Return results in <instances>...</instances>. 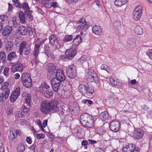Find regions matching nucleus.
I'll list each match as a JSON object with an SVG mask.
<instances>
[{
  "instance_id": "nucleus-37",
  "label": "nucleus",
  "mask_w": 152,
  "mask_h": 152,
  "mask_svg": "<svg viewBox=\"0 0 152 152\" xmlns=\"http://www.w3.org/2000/svg\"><path fill=\"white\" fill-rule=\"evenodd\" d=\"M113 26L114 29L117 31L119 30L121 28V23L118 21H115L113 23Z\"/></svg>"
},
{
  "instance_id": "nucleus-63",
  "label": "nucleus",
  "mask_w": 152,
  "mask_h": 152,
  "mask_svg": "<svg viewBox=\"0 0 152 152\" xmlns=\"http://www.w3.org/2000/svg\"><path fill=\"white\" fill-rule=\"evenodd\" d=\"M37 124L40 127L41 129L43 131H44V129L43 128V126L42 125V124L40 121L39 120H38V121H37Z\"/></svg>"
},
{
  "instance_id": "nucleus-45",
  "label": "nucleus",
  "mask_w": 152,
  "mask_h": 152,
  "mask_svg": "<svg viewBox=\"0 0 152 152\" xmlns=\"http://www.w3.org/2000/svg\"><path fill=\"white\" fill-rule=\"evenodd\" d=\"M73 36L72 35H66L63 40L64 42H66L72 40L73 39Z\"/></svg>"
},
{
  "instance_id": "nucleus-1",
  "label": "nucleus",
  "mask_w": 152,
  "mask_h": 152,
  "mask_svg": "<svg viewBox=\"0 0 152 152\" xmlns=\"http://www.w3.org/2000/svg\"><path fill=\"white\" fill-rule=\"evenodd\" d=\"M57 102L51 101L48 102L45 101L41 104L40 110L43 114H46L50 112L51 110L54 111H57Z\"/></svg>"
},
{
  "instance_id": "nucleus-23",
  "label": "nucleus",
  "mask_w": 152,
  "mask_h": 152,
  "mask_svg": "<svg viewBox=\"0 0 152 152\" xmlns=\"http://www.w3.org/2000/svg\"><path fill=\"white\" fill-rule=\"evenodd\" d=\"M92 30L93 33L96 35H100L102 33V30L100 27L96 25L93 26Z\"/></svg>"
},
{
  "instance_id": "nucleus-35",
  "label": "nucleus",
  "mask_w": 152,
  "mask_h": 152,
  "mask_svg": "<svg viewBox=\"0 0 152 152\" xmlns=\"http://www.w3.org/2000/svg\"><path fill=\"white\" fill-rule=\"evenodd\" d=\"M7 18L6 16L4 15L0 16V24H1L3 26L7 23Z\"/></svg>"
},
{
  "instance_id": "nucleus-29",
  "label": "nucleus",
  "mask_w": 152,
  "mask_h": 152,
  "mask_svg": "<svg viewBox=\"0 0 152 152\" xmlns=\"http://www.w3.org/2000/svg\"><path fill=\"white\" fill-rule=\"evenodd\" d=\"M127 44L128 47L132 48L135 46L136 42L134 39L130 38L127 39Z\"/></svg>"
},
{
  "instance_id": "nucleus-60",
  "label": "nucleus",
  "mask_w": 152,
  "mask_h": 152,
  "mask_svg": "<svg viewBox=\"0 0 152 152\" xmlns=\"http://www.w3.org/2000/svg\"><path fill=\"white\" fill-rule=\"evenodd\" d=\"M35 58H34L32 60V61L31 62L32 63V62H34L36 64H37L39 62V61L38 59V56H34Z\"/></svg>"
},
{
  "instance_id": "nucleus-7",
  "label": "nucleus",
  "mask_w": 152,
  "mask_h": 152,
  "mask_svg": "<svg viewBox=\"0 0 152 152\" xmlns=\"http://www.w3.org/2000/svg\"><path fill=\"white\" fill-rule=\"evenodd\" d=\"M21 82L24 86L30 88L32 85V80L29 75L26 73H23L21 77Z\"/></svg>"
},
{
  "instance_id": "nucleus-32",
  "label": "nucleus",
  "mask_w": 152,
  "mask_h": 152,
  "mask_svg": "<svg viewBox=\"0 0 152 152\" xmlns=\"http://www.w3.org/2000/svg\"><path fill=\"white\" fill-rule=\"evenodd\" d=\"M26 113L24 111L20 109H18L16 111V116L20 118L24 117Z\"/></svg>"
},
{
  "instance_id": "nucleus-10",
  "label": "nucleus",
  "mask_w": 152,
  "mask_h": 152,
  "mask_svg": "<svg viewBox=\"0 0 152 152\" xmlns=\"http://www.w3.org/2000/svg\"><path fill=\"white\" fill-rule=\"evenodd\" d=\"M44 42V40L41 39H38L34 42V48L33 53L34 56H38L39 53L40 47Z\"/></svg>"
},
{
  "instance_id": "nucleus-46",
  "label": "nucleus",
  "mask_w": 152,
  "mask_h": 152,
  "mask_svg": "<svg viewBox=\"0 0 152 152\" xmlns=\"http://www.w3.org/2000/svg\"><path fill=\"white\" fill-rule=\"evenodd\" d=\"M31 99V95L30 94H27L26 96L25 97V101L26 103L28 106H29Z\"/></svg>"
},
{
  "instance_id": "nucleus-2",
  "label": "nucleus",
  "mask_w": 152,
  "mask_h": 152,
  "mask_svg": "<svg viewBox=\"0 0 152 152\" xmlns=\"http://www.w3.org/2000/svg\"><path fill=\"white\" fill-rule=\"evenodd\" d=\"M80 120L82 126L86 127L91 128L94 125V117L87 113L82 114L80 116Z\"/></svg>"
},
{
  "instance_id": "nucleus-48",
  "label": "nucleus",
  "mask_w": 152,
  "mask_h": 152,
  "mask_svg": "<svg viewBox=\"0 0 152 152\" xmlns=\"http://www.w3.org/2000/svg\"><path fill=\"white\" fill-rule=\"evenodd\" d=\"M110 82L113 85L116 86L118 85L117 80L115 77H111L110 79Z\"/></svg>"
},
{
  "instance_id": "nucleus-58",
  "label": "nucleus",
  "mask_w": 152,
  "mask_h": 152,
  "mask_svg": "<svg viewBox=\"0 0 152 152\" xmlns=\"http://www.w3.org/2000/svg\"><path fill=\"white\" fill-rule=\"evenodd\" d=\"M88 144V142L86 140H83L81 143L82 145L84 146V148L85 149H87V145Z\"/></svg>"
},
{
  "instance_id": "nucleus-11",
  "label": "nucleus",
  "mask_w": 152,
  "mask_h": 152,
  "mask_svg": "<svg viewBox=\"0 0 152 152\" xmlns=\"http://www.w3.org/2000/svg\"><path fill=\"white\" fill-rule=\"evenodd\" d=\"M77 23L80 24L77 28V29L80 31H84L86 30L89 27L87 23L83 18H81L77 22Z\"/></svg>"
},
{
  "instance_id": "nucleus-43",
  "label": "nucleus",
  "mask_w": 152,
  "mask_h": 152,
  "mask_svg": "<svg viewBox=\"0 0 152 152\" xmlns=\"http://www.w3.org/2000/svg\"><path fill=\"white\" fill-rule=\"evenodd\" d=\"M87 57L86 56H83L81 57L78 60V62L82 64L84 63H87L86 60Z\"/></svg>"
},
{
  "instance_id": "nucleus-18",
  "label": "nucleus",
  "mask_w": 152,
  "mask_h": 152,
  "mask_svg": "<svg viewBox=\"0 0 152 152\" xmlns=\"http://www.w3.org/2000/svg\"><path fill=\"white\" fill-rule=\"evenodd\" d=\"M20 88H17L11 94L10 97V100L12 103L14 102L20 94Z\"/></svg>"
},
{
  "instance_id": "nucleus-28",
  "label": "nucleus",
  "mask_w": 152,
  "mask_h": 152,
  "mask_svg": "<svg viewBox=\"0 0 152 152\" xmlns=\"http://www.w3.org/2000/svg\"><path fill=\"white\" fill-rule=\"evenodd\" d=\"M99 117L102 121H105L108 119L109 115L108 113L106 111L102 112L99 115Z\"/></svg>"
},
{
  "instance_id": "nucleus-15",
  "label": "nucleus",
  "mask_w": 152,
  "mask_h": 152,
  "mask_svg": "<svg viewBox=\"0 0 152 152\" xmlns=\"http://www.w3.org/2000/svg\"><path fill=\"white\" fill-rule=\"evenodd\" d=\"M77 53L75 48L70 46L69 49H67L65 53L66 58L69 59H72Z\"/></svg>"
},
{
  "instance_id": "nucleus-33",
  "label": "nucleus",
  "mask_w": 152,
  "mask_h": 152,
  "mask_svg": "<svg viewBox=\"0 0 152 152\" xmlns=\"http://www.w3.org/2000/svg\"><path fill=\"white\" fill-rule=\"evenodd\" d=\"M18 15L20 23L23 24L25 23L26 22V18L24 13L22 11H20L19 12Z\"/></svg>"
},
{
  "instance_id": "nucleus-4",
  "label": "nucleus",
  "mask_w": 152,
  "mask_h": 152,
  "mask_svg": "<svg viewBox=\"0 0 152 152\" xmlns=\"http://www.w3.org/2000/svg\"><path fill=\"white\" fill-rule=\"evenodd\" d=\"M72 89L71 86L69 83L66 82V85L65 86L64 88H63L58 95L61 97L66 98L69 97L72 94Z\"/></svg>"
},
{
  "instance_id": "nucleus-5",
  "label": "nucleus",
  "mask_w": 152,
  "mask_h": 152,
  "mask_svg": "<svg viewBox=\"0 0 152 152\" xmlns=\"http://www.w3.org/2000/svg\"><path fill=\"white\" fill-rule=\"evenodd\" d=\"M50 74L51 75V77L49 78L50 79H56L61 82H62L65 80L64 71L61 69H58L56 72H50Z\"/></svg>"
},
{
  "instance_id": "nucleus-9",
  "label": "nucleus",
  "mask_w": 152,
  "mask_h": 152,
  "mask_svg": "<svg viewBox=\"0 0 152 152\" xmlns=\"http://www.w3.org/2000/svg\"><path fill=\"white\" fill-rule=\"evenodd\" d=\"M51 79L52 88L54 91L56 92L58 94L63 89L62 86L60 84L61 82L56 79Z\"/></svg>"
},
{
  "instance_id": "nucleus-47",
  "label": "nucleus",
  "mask_w": 152,
  "mask_h": 152,
  "mask_svg": "<svg viewBox=\"0 0 152 152\" xmlns=\"http://www.w3.org/2000/svg\"><path fill=\"white\" fill-rule=\"evenodd\" d=\"M14 3V5L16 7L18 8H21V4L18 0H12Z\"/></svg>"
},
{
  "instance_id": "nucleus-24",
  "label": "nucleus",
  "mask_w": 152,
  "mask_h": 152,
  "mask_svg": "<svg viewBox=\"0 0 152 152\" xmlns=\"http://www.w3.org/2000/svg\"><path fill=\"white\" fill-rule=\"evenodd\" d=\"M14 45V43L13 42L9 41L6 43L5 45V50L7 52H9L12 50Z\"/></svg>"
},
{
  "instance_id": "nucleus-49",
  "label": "nucleus",
  "mask_w": 152,
  "mask_h": 152,
  "mask_svg": "<svg viewBox=\"0 0 152 152\" xmlns=\"http://www.w3.org/2000/svg\"><path fill=\"white\" fill-rule=\"evenodd\" d=\"M6 55L4 51L0 52V58L3 61H5L6 60Z\"/></svg>"
},
{
  "instance_id": "nucleus-42",
  "label": "nucleus",
  "mask_w": 152,
  "mask_h": 152,
  "mask_svg": "<svg viewBox=\"0 0 152 152\" xmlns=\"http://www.w3.org/2000/svg\"><path fill=\"white\" fill-rule=\"evenodd\" d=\"M25 150V147L24 145L22 143L18 144L17 148L18 152H23Z\"/></svg>"
},
{
  "instance_id": "nucleus-30",
  "label": "nucleus",
  "mask_w": 152,
  "mask_h": 152,
  "mask_svg": "<svg viewBox=\"0 0 152 152\" xmlns=\"http://www.w3.org/2000/svg\"><path fill=\"white\" fill-rule=\"evenodd\" d=\"M134 32L135 34L137 35H141L143 33L142 29L139 25H137L135 27Z\"/></svg>"
},
{
  "instance_id": "nucleus-8",
  "label": "nucleus",
  "mask_w": 152,
  "mask_h": 152,
  "mask_svg": "<svg viewBox=\"0 0 152 152\" xmlns=\"http://www.w3.org/2000/svg\"><path fill=\"white\" fill-rule=\"evenodd\" d=\"M143 10L142 7L140 5L135 7L133 10L132 13V17L136 21L139 20L142 15Z\"/></svg>"
},
{
  "instance_id": "nucleus-54",
  "label": "nucleus",
  "mask_w": 152,
  "mask_h": 152,
  "mask_svg": "<svg viewBox=\"0 0 152 152\" xmlns=\"http://www.w3.org/2000/svg\"><path fill=\"white\" fill-rule=\"evenodd\" d=\"M82 102L83 104L87 103L89 104H93V102L90 99H83L82 101Z\"/></svg>"
},
{
  "instance_id": "nucleus-20",
  "label": "nucleus",
  "mask_w": 152,
  "mask_h": 152,
  "mask_svg": "<svg viewBox=\"0 0 152 152\" xmlns=\"http://www.w3.org/2000/svg\"><path fill=\"white\" fill-rule=\"evenodd\" d=\"M144 131L141 129H138L136 130L134 134V138L136 139H141L144 134Z\"/></svg>"
},
{
  "instance_id": "nucleus-50",
  "label": "nucleus",
  "mask_w": 152,
  "mask_h": 152,
  "mask_svg": "<svg viewBox=\"0 0 152 152\" xmlns=\"http://www.w3.org/2000/svg\"><path fill=\"white\" fill-rule=\"evenodd\" d=\"M9 86V83L7 82H5L2 85L1 89L3 91L6 90L7 89H9L8 88Z\"/></svg>"
},
{
  "instance_id": "nucleus-59",
  "label": "nucleus",
  "mask_w": 152,
  "mask_h": 152,
  "mask_svg": "<svg viewBox=\"0 0 152 152\" xmlns=\"http://www.w3.org/2000/svg\"><path fill=\"white\" fill-rule=\"evenodd\" d=\"M51 7L53 8L58 7H59L58 4L56 2H51Z\"/></svg>"
},
{
  "instance_id": "nucleus-25",
  "label": "nucleus",
  "mask_w": 152,
  "mask_h": 152,
  "mask_svg": "<svg viewBox=\"0 0 152 152\" xmlns=\"http://www.w3.org/2000/svg\"><path fill=\"white\" fill-rule=\"evenodd\" d=\"M48 67L49 68V72L48 73V77L50 76L49 78H50L51 77V75L50 74V73L51 72H56L57 69H56V67L55 65L52 64H50Z\"/></svg>"
},
{
  "instance_id": "nucleus-39",
  "label": "nucleus",
  "mask_w": 152,
  "mask_h": 152,
  "mask_svg": "<svg viewBox=\"0 0 152 152\" xmlns=\"http://www.w3.org/2000/svg\"><path fill=\"white\" fill-rule=\"evenodd\" d=\"M17 56L16 55L15 53L14 52H12L8 54L7 56V59L9 61H12V58H16Z\"/></svg>"
},
{
  "instance_id": "nucleus-52",
  "label": "nucleus",
  "mask_w": 152,
  "mask_h": 152,
  "mask_svg": "<svg viewBox=\"0 0 152 152\" xmlns=\"http://www.w3.org/2000/svg\"><path fill=\"white\" fill-rule=\"evenodd\" d=\"M101 68L102 69L105 70L107 72L109 71V68L106 64H102L101 66Z\"/></svg>"
},
{
  "instance_id": "nucleus-61",
  "label": "nucleus",
  "mask_w": 152,
  "mask_h": 152,
  "mask_svg": "<svg viewBox=\"0 0 152 152\" xmlns=\"http://www.w3.org/2000/svg\"><path fill=\"white\" fill-rule=\"evenodd\" d=\"M36 136L37 138L39 139L44 138L45 136L43 134H37Z\"/></svg>"
},
{
  "instance_id": "nucleus-31",
  "label": "nucleus",
  "mask_w": 152,
  "mask_h": 152,
  "mask_svg": "<svg viewBox=\"0 0 152 152\" xmlns=\"http://www.w3.org/2000/svg\"><path fill=\"white\" fill-rule=\"evenodd\" d=\"M126 0H115L114 4L117 7H121L127 3Z\"/></svg>"
},
{
  "instance_id": "nucleus-41",
  "label": "nucleus",
  "mask_w": 152,
  "mask_h": 152,
  "mask_svg": "<svg viewBox=\"0 0 152 152\" xmlns=\"http://www.w3.org/2000/svg\"><path fill=\"white\" fill-rule=\"evenodd\" d=\"M49 42L51 45H53L57 40L56 37L55 35L53 34L49 37Z\"/></svg>"
},
{
  "instance_id": "nucleus-40",
  "label": "nucleus",
  "mask_w": 152,
  "mask_h": 152,
  "mask_svg": "<svg viewBox=\"0 0 152 152\" xmlns=\"http://www.w3.org/2000/svg\"><path fill=\"white\" fill-rule=\"evenodd\" d=\"M49 87V86L46 83H44L40 85L39 88L40 91L43 92V91H45V88L47 89H48Z\"/></svg>"
},
{
  "instance_id": "nucleus-17",
  "label": "nucleus",
  "mask_w": 152,
  "mask_h": 152,
  "mask_svg": "<svg viewBox=\"0 0 152 152\" xmlns=\"http://www.w3.org/2000/svg\"><path fill=\"white\" fill-rule=\"evenodd\" d=\"M120 125V123L118 121H113L110 122L109 128L112 131L116 132L119 130Z\"/></svg>"
},
{
  "instance_id": "nucleus-64",
  "label": "nucleus",
  "mask_w": 152,
  "mask_h": 152,
  "mask_svg": "<svg viewBox=\"0 0 152 152\" xmlns=\"http://www.w3.org/2000/svg\"><path fill=\"white\" fill-rule=\"evenodd\" d=\"M51 2H49L48 3H45L44 4V6L45 7L48 8H50L51 7Z\"/></svg>"
},
{
  "instance_id": "nucleus-14",
  "label": "nucleus",
  "mask_w": 152,
  "mask_h": 152,
  "mask_svg": "<svg viewBox=\"0 0 152 152\" xmlns=\"http://www.w3.org/2000/svg\"><path fill=\"white\" fill-rule=\"evenodd\" d=\"M69 104H72L70 108L71 114L75 115L78 114L80 112V108L77 103L75 101H72Z\"/></svg>"
},
{
  "instance_id": "nucleus-6",
  "label": "nucleus",
  "mask_w": 152,
  "mask_h": 152,
  "mask_svg": "<svg viewBox=\"0 0 152 152\" xmlns=\"http://www.w3.org/2000/svg\"><path fill=\"white\" fill-rule=\"evenodd\" d=\"M87 80L91 82H95L96 83L99 82V79L98 76L95 71L92 69H88L86 74Z\"/></svg>"
},
{
  "instance_id": "nucleus-56",
  "label": "nucleus",
  "mask_w": 152,
  "mask_h": 152,
  "mask_svg": "<svg viewBox=\"0 0 152 152\" xmlns=\"http://www.w3.org/2000/svg\"><path fill=\"white\" fill-rule=\"evenodd\" d=\"M9 68L8 67L5 68L4 69L3 73L4 76L7 77L9 75Z\"/></svg>"
},
{
  "instance_id": "nucleus-34",
  "label": "nucleus",
  "mask_w": 152,
  "mask_h": 152,
  "mask_svg": "<svg viewBox=\"0 0 152 152\" xmlns=\"http://www.w3.org/2000/svg\"><path fill=\"white\" fill-rule=\"evenodd\" d=\"M26 42H25L23 41L21 43L20 45L19 48V53L20 55H22L23 54V50H24L26 48Z\"/></svg>"
},
{
  "instance_id": "nucleus-62",
  "label": "nucleus",
  "mask_w": 152,
  "mask_h": 152,
  "mask_svg": "<svg viewBox=\"0 0 152 152\" xmlns=\"http://www.w3.org/2000/svg\"><path fill=\"white\" fill-rule=\"evenodd\" d=\"M24 52V54L26 55H28L30 53V49L29 48H25L23 50Z\"/></svg>"
},
{
  "instance_id": "nucleus-44",
  "label": "nucleus",
  "mask_w": 152,
  "mask_h": 152,
  "mask_svg": "<svg viewBox=\"0 0 152 152\" xmlns=\"http://www.w3.org/2000/svg\"><path fill=\"white\" fill-rule=\"evenodd\" d=\"M12 21L13 27L16 28L19 26L20 23L18 19H17L16 18H14Z\"/></svg>"
},
{
  "instance_id": "nucleus-22",
  "label": "nucleus",
  "mask_w": 152,
  "mask_h": 152,
  "mask_svg": "<svg viewBox=\"0 0 152 152\" xmlns=\"http://www.w3.org/2000/svg\"><path fill=\"white\" fill-rule=\"evenodd\" d=\"M134 148V145L128 144L124 145L122 149L123 152H132Z\"/></svg>"
},
{
  "instance_id": "nucleus-19",
  "label": "nucleus",
  "mask_w": 152,
  "mask_h": 152,
  "mask_svg": "<svg viewBox=\"0 0 152 152\" xmlns=\"http://www.w3.org/2000/svg\"><path fill=\"white\" fill-rule=\"evenodd\" d=\"M23 65L19 62H17L11 66V71L15 72V71L21 72L23 71Z\"/></svg>"
},
{
  "instance_id": "nucleus-53",
  "label": "nucleus",
  "mask_w": 152,
  "mask_h": 152,
  "mask_svg": "<svg viewBox=\"0 0 152 152\" xmlns=\"http://www.w3.org/2000/svg\"><path fill=\"white\" fill-rule=\"evenodd\" d=\"M21 8H23L24 10H27L29 9L28 4L26 2H24L22 4H21Z\"/></svg>"
},
{
  "instance_id": "nucleus-55",
  "label": "nucleus",
  "mask_w": 152,
  "mask_h": 152,
  "mask_svg": "<svg viewBox=\"0 0 152 152\" xmlns=\"http://www.w3.org/2000/svg\"><path fill=\"white\" fill-rule=\"evenodd\" d=\"M10 89H7L6 90H5L4 93V96L5 98L7 99L8 97L10 94Z\"/></svg>"
},
{
  "instance_id": "nucleus-26",
  "label": "nucleus",
  "mask_w": 152,
  "mask_h": 152,
  "mask_svg": "<svg viewBox=\"0 0 152 152\" xmlns=\"http://www.w3.org/2000/svg\"><path fill=\"white\" fill-rule=\"evenodd\" d=\"M12 31V27L10 26H7L3 30L2 32L3 35L6 36L10 34Z\"/></svg>"
},
{
  "instance_id": "nucleus-16",
  "label": "nucleus",
  "mask_w": 152,
  "mask_h": 152,
  "mask_svg": "<svg viewBox=\"0 0 152 152\" xmlns=\"http://www.w3.org/2000/svg\"><path fill=\"white\" fill-rule=\"evenodd\" d=\"M20 133L21 131L19 130H15L14 129H11L10 131L9 138L13 142L15 141V140L17 138V136H20Z\"/></svg>"
},
{
  "instance_id": "nucleus-57",
  "label": "nucleus",
  "mask_w": 152,
  "mask_h": 152,
  "mask_svg": "<svg viewBox=\"0 0 152 152\" xmlns=\"http://www.w3.org/2000/svg\"><path fill=\"white\" fill-rule=\"evenodd\" d=\"M147 55L152 60V49L148 50L146 52Z\"/></svg>"
},
{
  "instance_id": "nucleus-51",
  "label": "nucleus",
  "mask_w": 152,
  "mask_h": 152,
  "mask_svg": "<svg viewBox=\"0 0 152 152\" xmlns=\"http://www.w3.org/2000/svg\"><path fill=\"white\" fill-rule=\"evenodd\" d=\"M22 40H21L20 39L18 38H17L16 39L15 44L16 47H19L21 43L22 42H23Z\"/></svg>"
},
{
  "instance_id": "nucleus-12",
  "label": "nucleus",
  "mask_w": 152,
  "mask_h": 152,
  "mask_svg": "<svg viewBox=\"0 0 152 152\" xmlns=\"http://www.w3.org/2000/svg\"><path fill=\"white\" fill-rule=\"evenodd\" d=\"M67 75L71 78H74L76 76V67L74 65L68 66L66 69Z\"/></svg>"
},
{
  "instance_id": "nucleus-36",
  "label": "nucleus",
  "mask_w": 152,
  "mask_h": 152,
  "mask_svg": "<svg viewBox=\"0 0 152 152\" xmlns=\"http://www.w3.org/2000/svg\"><path fill=\"white\" fill-rule=\"evenodd\" d=\"M44 92L45 96L46 98H49L53 94V91L50 89H47L45 90Z\"/></svg>"
},
{
  "instance_id": "nucleus-27",
  "label": "nucleus",
  "mask_w": 152,
  "mask_h": 152,
  "mask_svg": "<svg viewBox=\"0 0 152 152\" xmlns=\"http://www.w3.org/2000/svg\"><path fill=\"white\" fill-rule=\"evenodd\" d=\"M44 49L46 54L48 57H53V58H54V57L50 51L49 47L48 45H44Z\"/></svg>"
},
{
  "instance_id": "nucleus-38",
  "label": "nucleus",
  "mask_w": 152,
  "mask_h": 152,
  "mask_svg": "<svg viewBox=\"0 0 152 152\" xmlns=\"http://www.w3.org/2000/svg\"><path fill=\"white\" fill-rule=\"evenodd\" d=\"M26 18L29 20L31 21L33 20V16L31 15V12L30 10L26 11L24 12Z\"/></svg>"
},
{
  "instance_id": "nucleus-3",
  "label": "nucleus",
  "mask_w": 152,
  "mask_h": 152,
  "mask_svg": "<svg viewBox=\"0 0 152 152\" xmlns=\"http://www.w3.org/2000/svg\"><path fill=\"white\" fill-rule=\"evenodd\" d=\"M80 91L88 96H91L94 92V89L92 86H89L87 84H80L78 86Z\"/></svg>"
},
{
  "instance_id": "nucleus-13",
  "label": "nucleus",
  "mask_w": 152,
  "mask_h": 152,
  "mask_svg": "<svg viewBox=\"0 0 152 152\" xmlns=\"http://www.w3.org/2000/svg\"><path fill=\"white\" fill-rule=\"evenodd\" d=\"M85 34H84L83 32L80 33V35H77L75 38L74 39L73 41V45L72 47L75 48L80 43L82 42V40L84 39Z\"/></svg>"
},
{
  "instance_id": "nucleus-21",
  "label": "nucleus",
  "mask_w": 152,
  "mask_h": 152,
  "mask_svg": "<svg viewBox=\"0 0 152 152\" xmlns=\"http://www.w3.org/2000/svg\"><path fill=\"white\" fill-rule=\"evenodd\" d=\"M18 31L19 32V34L22 35H29L30 34V31L23 26L19 28Z\"/></svg>"
}]
</instances>
